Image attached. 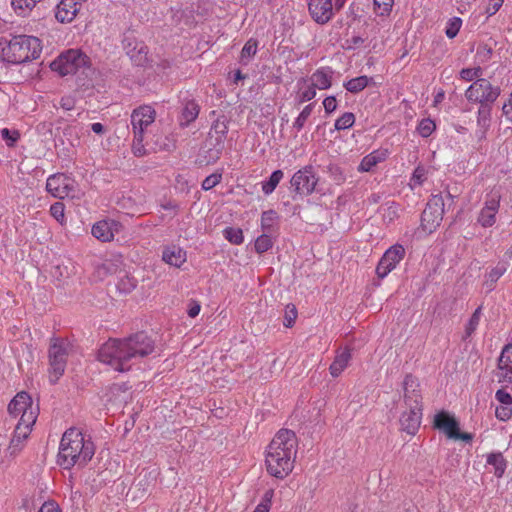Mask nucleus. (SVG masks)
<instances>
[{
    "instance_id": "nucleus-1",
    "label": "nucleus",
    "mask_w": 512,
    "mask_h": 512,
    "mask_svg": "<svg viewBox=\"0 0 512 512\" xmlns=\"http://www.w3.org/2000/svg\"><path fill=\"white\" fill-rule=\"evenodd\" d=\"M154 341L144 332H138L123 339H110L98 351L100 362L115 371L125 372L133 363L154 351Z\"/></svg>"
},
{
    "instance_id": "nucleus-2",
    "label": "nucleus",
    "mask_w": 512,
    "mask_h": 512,
    "mask_svg": "<svg viewBox=\"0 0 512 512\" xmlns=\"http://www.w3.org/2000/svg\"><path fill=\"white\" fill-rule=\"evenodd\" d=\"M297 445L298 440L292 430L281 429L276 433L266 450L265 463L270 475L283 479L292 472Z\"/></svg>"
},
{
    "instance_id": "nucleus-3",
    "label": "nucleus",
    "mask_w": 512,
    "mask_h": 512,
    "mask_svg": "<svg viewBox=\"0 0 512 512\" xmlns=\"http://www.w3.org/2000/svg\"><path fill=\"white\" fill-rule=\"evenodd\" d=\"M95 453L94 443L77 428L65 431L60 442L58 464L64 469L85 466Z\"/></svg>"
},
{
    "instance_id": "nucleus-4",
    "label": "nucleus",
    "mask_w": 512,
    "mask_h": 512,
    "mask_svg": "<svg viewBox=\"0 0 512 512\" xmlns=\"http://www.w3.org/2000/svg\"><path fill=\"white\" fill-rule=\"evenodd\" d=\"M403 398L407 410L402 412L399 419L401 429L409 435H415L422 419V396L417 378L410 374L403 381Z\"/></svg>"
},
{
    "instance_id": "nucleus-5",
    "label": "nucleus",
    "mask_w": 512,
    "mask_h": 512,
    "mask_svg": "<svg viewBox=\"0 0 512 512\" xmlns=\"http://www.w3.org/2000/svg\"><path fill=\"white\" fill-rule=\"evenodd\" d=\"M40 52V40L37 37L27 35L13 36L6 41V46L2 48L4 58L14 64L36 59Z\"/></svg>"
},
{
    "instance_id": "nucleus-6",
    "label": "nucleus",
    "mask_w": 512,
    "mask_h": 512,
    "mask_svg": "<svg viewBox=\"0 0 512 512\" xmlns=\"http://www.w3.org/2000/svg\"><path fill=\"white\" fill-rule=\"evenodd\" d=\"M50 67L60 76L77 74L79 72L88 76L92 72L88 56L77 49L63 52L51 62Z\"/></svg>"
},
{
    "instance_id": "nucleus-7",
    "label": "nucleus",
    "mask_w": 512,
    "mask_h": 512,
    "mask_svg": "<svg viewBox=\"0 0 512 512\" xmlns=\"http://www.w3.org/2000/svg\"><path fill=\"white\" fill-rule=\"evenodd\" d=\"M70 344L63 338H52L48 350L49 379L55 384L64 374L69 354Z\"/></svg>"
},
{
    "instance_id": "nucleus-8",
    "label": "nucleus",
    "mask_w": 512,
    "mask_h": 512,
    "mask_svg": "<svg viewBox=\"0 0 512 512\" xmlns=\"http://www.w3.org/2000/svg\"><path fill=\"white\" fill-rule=\"evenodd\" d=\"M500 95V88L493 86L487 79H476L466 90L468 101L483 104H493Z\"/></svg>"
},
{
    "instance_id": "nucleus-9",
    "label": "nucleus",
    "mask_w": 512,
    "mask_h": 512,
    "mask_svg": "<svg viewBox=\"0 0 512 512\" xmlns=\"http://www.w3.org/2000/svg\"><path fill=\"white\" fill-rule=\"evenodd\" d=\"M46 190L53 197L59 199L66 197L80 198L75 180L63 173H56L49 176L46 181Z\"/></svg>"
},
{
    "instance_id": "nucleus-10",
    "label": "nucleus",
    "mask_w": 512,
    "mask_h": 512,
    "mask_svg": "<svg viewBox=\"0 0 512 512\" xmlns=\"http://www.w3.org/2000/svg\"><path fill=\"white\" fill-rule=\"evenodd\" d=\"M35 424L34 412H28L19 419L10 445L7 449L10 456H16L25 446V441L28 439L32 426Z\"/></svg>"
},
{
    "instance_id": "nucleus-11",
    "label": "nucleus",
    "mask_w": 512,
    "mask_h": 512,
    "mask_svg": "<svg viewBox=\"0 0 512 512\" xmlns=\"http://www.w3.org/2000/svg\"><path fill=\"white\" fill-rule=\"evenodd\" d=\"M228 133V125L224 116L217 118L209 132L208 142L211 146L209 148V162L219 159L223 149L226 135Z\"/></svg>"
},
{
    "instance_id": "nucleus-12",
    "label": "nucleus",
    "mask_w": 512,
    "mask_h": 512,
    "mask_svg": "<svg viewBox=\"0 0 512 512\" xmlns=\"http://www.w3.org/2000/svg\"><path fill=\"white\" fill-rule=\"evenodd\" d=\"M317 182L318 178L315 176L312 166H306L297 171L290 180L294 192L300 196L313 193Z\"/></svg>"
},
{
    "instance_id": "nucleus-13",
    "label": "nucleus",
    "mask_w": 512,
    "mask_h": 512,
    "mask_svg": "<svg viewBox=\"0 0 512 512\" xmlns=\"http://www.w3.org/2000/svg\"><path fill=\"white\" fill-rule=\"evenodd\" d=\"M405 249L401 245H394L390 247L380 259L376 273L378 277L384 278L389 272H391L396 265L403 259Z\"/></svg>"
},
{
    "instance_id": "nucleus-14",
    "label": "nucleus",
    "mask_w": 512,
    "mask_h": 512,
    "mask_svg": "<svg viewBox=\"0 0 512 512\" xmlns=\"http://www.w3.org/2000/svg\"><path fill=\"white\" fill-rule=\"evenodd\" d=\"M501 195L494 191L491 192L485 201L484 207L481 209L478 222L483 227H491L496 222V214L500 207Z\"/></svg>"
},
{
    "instance_id": "nucleus-15",
    "label": "nucleus",
    "mask_w": 512,
    "mask_h": 512,
    "mask_svg": "<svg viewBox=\"0 0 512 512\" xmlns=\"http://www.w3.org/2000/svg\"><path fill=\"white\" fill-rule=\"evenodd\" d=\"M155 110L148 105L140 106L131 114V125L134 134L144 135L145 129L155 120Z\"/></svg>"
},
{
    "instance_id": "nucleus-16",
    "label": "nucleus",
    "mask_w": 512,
    "mask_h": 512,
    "mask_svg": "<svg viewBox=\"0 0 512 512\" xmlns=\"http://www.w3.org/2000/svg\"><path fill=\"white\" fill-rule=\"evenodd\" d=\"M308 10L312 19L320 25L328 23L334 15L332 0H309Z\"/></svg>"
},
{
    "instance_id": "nucleus-17",
    "label": "nucleus",
    "mask_w": 512,
    "mask_h": 512,
    "mask_svg": "<svg viewBox=\"0 0 512 512\" xmlns=\"http://www.w3.org/2000/svg\"><path fill=\"white\" fill-rule=\"evenodd\" d=\"M38 406H33L32 398L26 392L18 393L9 403L8 412L11 416H23L28 412H34L35 420L38 416Z\"/></svg>"
},
{
    "instance_id": "nucleus-18",
    "label": "nucleus",
    "mask_w": 512,
    "mask_h": 512,
    "mask_svg": "<svg viewBox=\"0 0 512 512\" xmlns=\"http://www.w3.org/2000/svg\"><path fill=\"white\" fill-rule=\"evenodd\" d=\"M499 382L512 383V344H507L498 359Z\"/></svg>"
},
{
    "instance_id": "nucleus-19",
    "label": "nucleus",
    "mask_w": 512,
    "mask_h": 512,
    "mask_svg": "<svg viewBox=\"0 0 512 512\" xmlns=\"http://www.w3.org/2000/svg\"><path fill=\"white\" fill-rule=\"evenodd\" d=\"M122 225L116 221H99L92 227V235L102 242L113 240L115 233H118Z\"/></svg>"
},
{
    "instance_id": "nucleus-20",
    "label": "nucleus",
    "mask_w": 512,
    "mask_h": 512,
    "mask_svg": "<svg viewBox=\"0 0 512 512\" xmlns=\"http://www.w3.org/2000/svg\"><path fill=\"white\" fill-rule=\"evenodd\" d=\"M81 6L78 0H61L56 7L55 17L61 23H69L76 17Z\"/></svg>"
},
{
    "instance_id": "nucleus-21",
    "label": "nucleus",
    "mask_w": 512,
    "mask_h": 512,
    "mask_svg": "<svg viewBox=\"0 0 512 512\" xmlns=\"http://www.w3.org/2000/svg\"><path fill=\"white\" fill-rule=\"evenodd\" d=\"M434 426L452 439L459 428V423L452 415L442 411L435 416Z\"/></svg>"
},
{
    "instance_id": "nucleus-22",
    "label": "nucleus",
    "mask_w": 512,
    "mask_h": 512,
    "mask_svg": "<svg viewBox=\"0 0 512 512\" xmlns=\"http://www.w3.org/2000/svg\"><path fill=\"white\" fill-rule=\"evenodd\" d=\"M351 359V352L349 349L337 351L334 361L329 367V371L332 377H338L343 370L347 367Z\"/></svg>"
},
{
    "instance_id": "nucleus-23",
    "label": "nucleus",
    "mask_w": 512,
    "mask_h": 512,
    "mask_svg": "<svg viewBox=\"0 0 512 512\" xmlns=\"http://www.w3.org/2000/svg\"><path fill=\"white\" fill-rule=\"evenodd\" d=\"M162 259L171 266L180 267L186 261V252L176 246L169 247L163 251Z\"/></svg>"
},
{
    "instance_id": "nucleus-24",
    "label": "nucleus",
    "mask_w": 512,
    "mask_h": 512,
    "mask_svg": "<svg viewBox=\"0 0 512 512\" xmlns=\"http://www.w3.org/2000/svg\"><path fill=\"white\" fill-rule=\"evenodd\" d=\"M200 107L194 100H189L185 103L181 116L179 118V124L181 127H186L192 123L199 115Z\"/></svg>"
},
{
    "instance_id": "nucleus-25",
    "label": "nucleus",
    "mask_w": 512,
    "mask_h": 512,
    "mask_svg": "<svg viewBox=\"0 0 512 512\" xmlns=\"http://www.w3.org/2000/svg\"><path fill=\"white\" fill-rule=\"evenodd\" d=\"M443 215L434 214V211L425 207L421 215V226L424 231L433 232L441 223Z\"/></svg>"
},
{
    "instance_id": "nucleus-26",
    "label": "nucleus",
    "mask_w": 512,
    "mask_h": 512,
    "mask_svg": "<svg viewBox=\"0 0 512 512\" xmlns=\"http://www.w3.org/2000/svg\"><path fill=\"white\" fill-rule=\"evenodd\" d=\"M386 153L380 151H374L367 156H365L359 166V170L363 172H369L375 167L379 162L385 159Z\"/></svg>"
},
{
    "instance_id": "nucleus-27",
    "label": "nucleus",
    "mask_w": 512,
    "mask_h": 512,
    "mask_svg": "<svg viewBox=\"0 0 512 512\" xmlns=\"http://www.w3.org/2000/svg\"><path fill=\"white\" fill-rule=\"evenodd\" d=\"M373 79L368 76H359L344 83V87L350 93H358L364 90Z\"/></svg>"
},
{
    "instance_id": "nucleus-28",
    "label": "nucleus",
    "mask_w": 512,
    "mask_h": 512,
    "mask_svg": "<svg viewBox=\"0 0 512 512\" xmlns=\"http://www.w3.org/2000/svg\"><path fill=\"white\" fill-rule=\"evenodd\" d=\"M40 1L41 0H12L11 5L16 14L19 16H26Z\"/></svg>"
},
{
    "instance_id": "nucleus-29",
    "label": "nucleus",
    "mask_w": 512,
    "mask_h": 512,
    "mask_svg": "<svg viewBox=\"0 0 512 512\" xmlns=\"http://www.w3.org/2000/svg\"><path fill=\"white\" fill-rule=\"evenodd\" d=\"M311 80L315 88L327 89L331 86V76L323 70H317L313 73Z\"/></svg>"
},
{
    "instance_id": "nucleus-30",
    "label": "nucleus",
    "mask_w": 512,
    "mask_h": 512,
    "mask_svg": "<svg viewBox=\"0 0 512 512\" xmlns=\"http://www.w3.org/2000/svg\"><path fill=\"white\" fill-rule=\"evenodd\" d=\"M487 463L494 466L495 475L498 478L502 477L506 468V461L501 453L490 454L487 458Z\"/></svg>"
},
{
    "instance_id": "nucleus-31",
    "label": "nucleus",
    "mask_w": 512,
    "mask_h": 512,
    "mask_svg": "<svg viewBox=\"0 0 512 512\" xmlns=\"http://www.w3.org/2000/svg\"><path fill=\"white\" fill-rule=\"evenodd\" d=\"M277 218V213L274 210L264 211L261 216V227L263 232L272 233Z\"/></svg>"
},
{
    "instance_id": "nucleus-32",
    "label": "nucleus",
    "mask_w": 512,
    "mask_h": 512,
    "mask_svg": "<svg viewBox=\"0 0 512 512\" xmlns=\"http://www.w3.org/2000/svg\"><path fill=\"white\" fill-rule=\"evenodd\" d=\"M283 171L282 170H275L268 181L266 182H263L262 184V191L264 192V194L266 195H269L271 194L275 188L277 187V185L279 184V182L282 180L283 178Z\"/></svg>"
},
{
    "instance_id": "nucleus-33",
    "label": "nucleus",
    "mask_w": 512,
    "mask_h": 512,
    "mask_svg": "<svg viewBox=\"0 0 512 512\" xmlns=\"http://www.w3.org/2000/svg\"><path fill=\"white\" fill-rule=\"evenodd\" d=\"M491 105L492 104L480 105L479 110H478L477 123L481 128H483L485 130L490 126L491 110H492Z\"/></svg>"
},
{
    "instance_id": "nucleus-34",
    "label": "nucleus",
    "mask_w": 512,
    "mask_h": 512,
    "mask_svg": "<svg viewBox=\"0 0 512 512\" xmlns=\"http://www.w3.org/2000/svg\"><path fill=\"white\" fill-rule=\"evenodd\" d=\"M270 233L263 232L255 241V250L257 253L262 254L268 251L273 246V241Z\"/></svg>"
},
{
    "instance_id": "nucleus-35",
    "label": "nucleus",
    "mask_w": 512,
    "mask_h": 512,
    "mask_svg": "<svg viewBox=\"0 0 512 512\" xmlns=\"http://www.w3.org/2000/svg\"><path fill=\"white\" fill-rule=\"evenodd\" d=\"M444 206V199L443 196L440 194L432 195V197L429 199L426 205L428 209L434 211V214L436 213V216L444 214Z\"/></svg>"
},
{
    "instance_id": "nucleus-36",
    "label": "nucleus",
    "mask_w": 512,
    "mask_h": 512,
    "mask_svg": "<svg viewBox=\"0 0 512 512\" xmlns=\"http://www.w3.org/2000/svg\"><path fill=\"white\" fill-rule=\"evenodd\" d=\"M147 53V47L143 44L135 46L132 50L127 51V54L131 59L137 62L138 65H141L146 60Z\"/></svg>"
},
{
    "instance_id": "nucleus-37",
    "label": "nucleus",
    "mask_w": 512,
    "mask_h": 512,
    "mask_svg": "<svg viewBox=\"0 0 512 512\" xmlns=\"http://www.w3.org/2000/svg\"><path fill=\"white\" fill-rule=\"evenodd\" d=\"M225 238L232 244L239 245L243 242V232L240 228L228 227L224 230Z\"/></svg>"
},
{
    "instance_id": "nucleus-38",
    "label": "nucleus",
    "mask_w": 512,
    "mask_h": 512,
    "mask_svg": "<svg viewBox=\"0 0 512 512\" xmlns=\"http://www.w3.org/2000/svg\"><path fill=\"white\" fill-rule=\"evenodd\" d=\"M257 41L254 40V39H249L244 47L242 48V51H241V61L243 63H247V61H245L246 59L249 60L251 57H253L256 52H257Z\"/></svg>"
},
{
    "instance_id": "nucleus-39",
    "label": "nucleus",
    "mask_w": 512,
    "mask_h": 512,
    "mask_svg": "<svg viewBox=\"0 0 512 512\" xmlns=\"http://www.w3.org/2000/svg\"><path fill=\"white\" fill-rule=\"evenodd\" d=\"M355 122V116L351 112L344 113L341 117H339L335 122V129L336 130H345L350 127Z\"/></svg>"
},
{
    "instance_id": "nucleus-40",
    "label": "nucleus",
    "mask_w": 512,
    "mask_h": 512,
    "mask_svg": "<svg viewBox=\"0 0 512 512\" xmlns=\"http://www.w3.org/2000/svg\"><path fill=\"white\" fill-rule=\"evenodd\" d=\"M313 104H308L307 106L304 107V109L301 111V113L299 114V116L296 118L294 124H293V127L297 130V131H300L307 119L310 117L312 111H313Z\"/></svg>"
},
{
    "instance_id": "nucleus-41",
    "label": "nucleus",
    "mask_w": 512,
    "mask_h": 512,
    "mask_svg": "<svg viewBox=\"0 0 512 512\" xmlns=\"http://www.w3.org/2000/svg\"><path fill=\"white\" fill-rule=\"evenodd\" d=\"M51 216L61 225L65 223V206L62 202H55L50 207Z\"/></svg>"
},
{
    "instance_id": "nucleus-42",
    "label": "nucleus",
    "mask_w": 512,
    "mask_h": 512,
    "mask_svg": "<svg viewBox=\"0 0 512 512\" xmlns=\"http://www.w3.org/2000/svg\"><path fill=\"white\" fill-rule=\"evenodd\" d=\"M297 309L294 304H288L285 307V314H284V326L287 328H290L294 325L296 319H297Z\"/></svg>"
},
{
    "instance_id": "nucleus-43",
    "label": "nucleus",
    "mask_w": 512,
    "mask_h": 512,
    "mask_svg": "<svg viewBox=\"0 0 512 512\" xmlns=\"http://www.w3.org/2000/svg\"><path fill=\"white\" fill-rule=\"evenodd\" d=\"M435 128H436L435 123L431 119L427 118V119H423L419 123L417 130L422 137L426 138L432 134V132L435 130Z\"/></svg>"
},
{
    "instance_id": "nucleus-44",
    "label": "nucleus",
    "mask_w": 512,
    "mask_h": 512,
    "mask_svg": "<svg viewBox=\"0 0 512 512\" xmlns=\"http://www.w3.org/2000/svg\"><path fill=\"white\" fill-rule=\"evenodd\" d=\"M461 24L462 20L458 17L450 19L445 30L446 36L450 39L454 38L459 32Z\"/></svg>"
},
{
    "instance_id": "nucleus-45",
    "label": "nucleus",
    "mask_w": 512,
    "mask_h": 512,
    "mask_svg": "<svg viewBox=\"0 0 512 512\" xmlns=\"http://www.w3.org/2000/svg\"><path fill=\"white\" fill-rule=\"evenodd\" d=\"M481 307H478L474 313L472 314L467 326H466V336H470L477 328L480 321Z\"/></svg>"
},
{
    "instance_id": "nucleus-46",
    "label": "nucleus",
    "mask_w": 512,
    "mask_h": 512,
    "mask_svg": "<svg viewBox=\"0 0 512 512\" xmlns=\"http://www.w3.org/2000/svg\"><path fill=\"white\" fill-rule=\"evenodd\" d=\"M507 270V263L499 262L495 268H493L489 275L488 281L495 283Z\"/></svg>"
},
{
    "instance_id": "nucleus-47",
    "label": "nucleus",
    "mask_w": 512,
    "mask_h": 512,
    "mask_svg": "<svg viewBox=\"0 0 512 512\" xmlns=\"http://www.w3.org/2000/svg\"><path fill=\"white\" fill-rule=\"evenodd\" d=\"M221 179V173H213L207 176L202 182V189L208 191L214 188L221 181Z\"/></svg>"
},
{
    "instance_id": "nucleus-48",
    "label": "nucleus",
    "mask_w": 512,
    "mask_h": 512,
    "mask_svg": "<svg viewBox=\"0 0 512 512\" xmlns=\"http://www.w3.org/2000/svg\"><path fill=\"white\" fill-rule=\"evenodd\" d=\"M143 138H144V135H140L139 133L134 134L132 149H133V153L136 156H142L145 152L144 145H143Z\"/></svg>"
},
{
    "instance_id": "nucleus-49",
    "label": "nucleus",
    "mask_w": 512,
    "mask_h": 512,
    "mask_svg": "<svg viewBox=\"0 0 512 512\" xmlns=\"http://www.w3.org/2000/svg\"><path fill=\"white\" fill-rule=\"evenodd\" d=\"M394 0H374V5L379 9L380 15L388 14L393 6Z\"/></svg>"
},
{
    "instance_id": "nucleus-50",
    "label": "nucleus",
    "mask_w": 512,
    "mask_h": 512,
    "mask_svg": "<svg viewBox=\"0 0 512 512\" xmlns=\"http://www.w3.org/2000/svg\"><path fill=\"white\" fill-rule=\"evenodd\" d=\"M1 136L6 140L7 145L12 146L20 137L18 131H10L8 128H4L1 131Z\"/></svg>"
},
{
    "instance_id": "nucleus-51",
    "label": "nucleus",
    "mask_w": 512,
    "mask_h": 512,
    "mask_svg": "<svg viewBox=\"0 0 512 512\" xmlns=\"http://www.w3.org/2000/svg\"><path fill=\"white\" fill-rule=\"evenodd\" d=\"M496 417L501 421H506L512 416V408L508 405L499 406L495 411Z\"/></svg>"
},
{
    "instance_id": "nucleus-52",
    "label": "nucleus",
    "mask_w": 512,
    "mask_h": 512,
    "mask_svg": "<svg viewBox=\"0 0 512 512\" xmlns=\"http://www.w3.org/2000/svg\"><path fill=\"white\" fill-rule=\"evenodd\" d=\"M273 495H274L273 490H271V489L267 490L263 495L261 503L258 504L256 508H261L262 506H264L266 508V511H264V512H269Z\"/></svg>"
},
{
    "instance_id": "nucleus-53",
    "label": "nucleus",
    "mask_w": 512,
    "mask_h": 512,
    "mask_svg": "<svg viewBox=\"0 0 512 512\" xmlns=\"http://www.w3.org/2000/svg\"><path fill=\"white\" fill-rule=\"evenodd\" d=\"M495 397L503 405L510 406L512 404V396L505 390H498Z\"/></svg>"
},
{
    "instance_id": "nucleus-54",
    "label": "nucleus",
    "mask_w": 512,
    "mask_h": 512,
    "mask_svg": "<svg viewBox=\"0 0 512 512\" xmlns=\"http://www.w3.org/2000/svg\"><path fill=\"white\" fill-rule=\"evenodd\" d=\"M315 96H316V90H315V87H314L313 85H311L310 87H308V89H306L305 91H303V92L299 95V102H300V103H303V102H306V101H310V100H312Z\"/></svg>"
},
{
    "instance_id": "nucleus-55",
    "label": "nucleus",
    "mask_w": 512,
    "mask_h": 512,
    "mask_svg": "<svg viewBox=\"0 0 512 512\" xmlns=\"http://www.w3.org/2000/svg\"><path fill=\"white\" fill-rule=\"evenodd\" d=\"M323 106L326 113H332L337 108V101L334 96H328L323 101Z\"/></svg>"
},
{
    "instance_id": "nucleus-56",
    "label": "nucleus",
    "mask_w": 512,
    "mask_h": 512,
    "mask_svg": "<svg viewBox=\"0 0 512 512\" xmlns=\"http://www.w3.org/2000/svg\"><path fill=\"white\" fill-rule=\"evenodd\" d=\"M503 2H504V0H490L488 6L486 8V12L489 15H494L500 9V7L503 5Z\"/></svg>"
},
{
    "instance_id": "nucleus-57",
    "label": "nucleus",
    "mask_w": 512,
    "mask_h": 512,
    "mask_svg": "<svg viewBox=\"0 0 512 512\" xmlns=\"http://www.w3.org/2000/svg\"><path fill=\"white\" fill-rule=\"evenodd\" d=\"M492 54V49L488 48L486 45L481 46L477 50V56L481 58L482 61H486L490 58Z\"/></svg>"
},
{
    "instance_id": "nucleus-58",
    "label": "nucleus",
    "mask_w": 512,
    "mask_h": 512,
    "mask_svg": "<svg viewBox=\"0 0 512 512\" xmlns=\"http://www.w3.org/2000/svg\"><path fill=\"white\" fill-rule=\"evenodd\" d=\"M200 304L196 301H192L189 305V309H188V315L191 317V318H194L196 317L199 312H200Z\"/></svg>"
},
{
    "instance_id": "nucleus-59",
    "label": "nucleus",
    "mask_w": 512,
    "mask_h": 512,
    "mask_svg": "<svg viewBox=\"0 0 512 512\" xmlns=\"http://www.w3.org/2000/svg\"><path fill=\"white\" fill-rule=\"evenodd\" d=\"M38 512H61V510L54 503H44Z\"/></svg>"
},
{
    "instance_id": "nucleus-60",
    "label": "nucleus",
    "mask_w": 512,
    "mask_h": 512,
    "mask_svg": "<svg viewBox=\"0 0 512 512\" xmlns=\"http://www.w3.org/2000/svg\"><path fill=\"white\" fill-rule=\"evenodd\" d=\"M472 68H464L460 71V77L466 81H475Z\"/></svg>"
},
{
    "instance_id": "nucleus-61",
    "label": "nucleus",
    "mask_w": 512,
    "mask_h": 512,
    "mask_svg": "<svg viewBox=\"0 0 512 512\" xmlns=\"http://www.w3.org/2000/svg\"><path fill=\"white\" fill-rule=\"evenodd\" d=\"M74 100L70 97H64L60 101V106L65 110H72L74 108Z\"/></svg>"
},
{
    "instance_id": "nucleus-62",
    "label": "nucleus",
    "mask_w": 512,
    "mask_h": 512,
    "mask_svg": "<svg viewBox=\"0 0 512 512\" xmlns=\"http://www.w3.org/2000/svg\"><path fill=\"white\" fill-rule=\"evenodd\" d=\"M425 169L423 167H417L413 174V179L417 180L418 183H421L425 180Z\"/></svg>"
},
{
    "instance_id": "nucleus-63",
    "label": "nucleus",
    "mask_w": 512,
    "mask_h": 512,
    "mask_svg": "<svg viewBox=\"0 0 512 512\" xmlns=\"http://www.w3.org/2000/svg\"><path fill=\"white\" fill-rule=\"evenodd\" d=\"M329 171L333 175H335L334 179H335V181L337 183H340V182H342L344 180V176L342 175V172L340 171L339 167H337V166H330L329 167Z\"/></svg>"
},
{
    "instance_id": "nucleus-64",
    "label": "nucleus",
    "mask_w": 512,
    "mask_h": 512,
    "mask_svg": "<svg viewBox=\"0 0 512 512\" xmlns=\"http://www.w3.org/2000/svg\"><path fill=\"white\" fill-rule=\"evenodd\" d=\"M347 42L349 43V48H356L364 43V39L360 36H353L350 40H347Z\"/></svg>"
}]
</instances>
